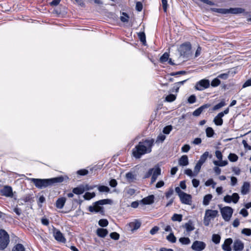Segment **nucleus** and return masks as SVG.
Instances as JSON below:
<instances>
[{
    "label": "nucleus",
    "instance_id": "603ef678",
    "mask_svg": "<svg viewBox=\"0 0 251 251\" xmlns=\"http://www.w3.org/2000/svg\"><path fill=\"white\" fill-rule=\"evenodd\" d=\"M214 11L224 14L228 13V9L226 8H216Z\"/></svg>",
    "mask_w": 251,
    "mask_h": 251
},
{
    "label": "nucleus",
    "instance_id": "774afa93",
    "mask_svg": "<svg viewBox=\"0 0 251 251\" xmlns=\"http://www.w3.org/2000/svg\"><path fill=\"white\" fill-rule=\"evenodd\" d=\"M159 228L157 226L153 227L150 230V233L151 235H154L159 230Z\"/></svg>",
    "mask_w": 251,
    "mask_h": 251
},
{
    "label": "nucleus",
    "instance_id": "c9c22d12",
    "mask_svg": "<svg viewBox=\"0 0 251 251\" xmlns=\"http://www.w3.org/2000/svg\"><path fill=\"white\" fill-rule=\"evenodd\" d=\"M173 221L181 222L182 220V215L181 214H174L171 218Z\"/></svg>",
    "mask_w": 251,
    "mask_h": 251
},
{
    "label": "nucleus",
    "instance_id": "c756f323",
    "mask_svg": "<svg viewBox=\"0 0 251 251\" xmlns=\"http://www.w3.org/2000/svg\"><path fill=\"white\" fill-rule=\"evenodd\" d=\"M220 161L215 160L213 161L214 165L217 166L223 167L226 166L228 164L227 160H219Z\"/></svg>",
    "mask_w": 251,
    "mask_h": 251
},
{
    "label": "nucleus",
    "instance_id": "6e6d98bb",
    "mask_svg": "<svg viewBox=\"0 0 251 251\" xmlns=\"http://www.w3.org/2000/svg\"><path fill=\"white\" fill-rule=\"evenodd\" d=\"M161 3L164 12H166L168 6L167 0H161Z\"/></svg>",
    "mask_w": 251,
    "mask_h": 251
},
{
    "label": "nucleus",
    "instance_id": "0eeeda50",
    "mask_svg": "<svg viewBox=\"0 0 251 251\" xmlns=\"http://www.w3.org/2000/svg\"><path fill=\"white\" fill-rule=\"evenodd\" d=\"M220 210L224 220L226 221H229L233 214V209L229 206H225L221 208Z\"/></svg>",
    "mask_w": 251,
    "mask_h": 251
},
{
    "label": "nucleus",
    "instance_id": "2f4dec72",
    "mask_svg": "<svg viewBox=\"0 0 251 251\" xmlns=\"http://www.w3.org/2000/svg\"><path fill=\"white\" fill-rule=\"evenodd\" d=\"M167 240L172 243H174L176 242V239L174 233L171 232L166 237Z\"/></svg>",
    "mask_w": 251,
    "mask_h": 251
},
{
    "label": "nucleus",
    "instance_id": "72a5a7b5",
    "mask_svg": "<svg viewBox=\"0 0 251 251\" xmlns=\"http://www.w3.org/2000/svg\"><path fill=\"white\" fill-rule=\"evenodd\" d=\"M96 196V194L94 192L90 193L86 192L83 196V198L86 200H90V199L94 198Z\"/></svg>",
    "mask_w": 251,
    "mask_h": 251
},
{
    "label": "nucleus",
    "instance_id": "6e6552de",
    "mask_svg": "<svg viewBox=\"0 0 251 251\" xmlns=\"http://www.w3.org/2000/svg\"><path fill=\"white\" fill-rule=\"evenodd\" d=\"M210 86V81L206 79H201L197 82L195 86V89L199 91H202L208 88Z\"/></svg>",
    "mask_w": 251,
    "mask_h": 251
},
{
    "label": "nucleus",
    "instance_id": "1a4fd4ad",
    "mask_svg": "<svg viewBox=\"0 0 251 251\" xmlns=\"http://www.w3.org/2000/svg\"><path fill=\"white\" fill-rule=\"evenodd\" d=\"M206 244L200 241H195L191 246L193 250L195 251H202L206 248Z\"/></svg>",
    "mask_w": 251,
    "mask_h": 251
},
{
    "label": "nucleus",
    "instance_id": "cd10ccee",
    "mask_svg": "<svg viewBox=\"0 0 251 251\" xmlns=\"http://www.w3.org/2000/svg\"><path fill=\"white\" fill-rule=\"evenodd\" d=\"M152 169V175L158 176L161 175V170L158 165H155Z\"/></svg>",
    "mask_w": 251,
    "mask_h": 251
},
{
    "label": "nucleus",
    "instance_id": "052dcab7",
    "mask_svg": "<svg viewBox=\"0 0 251 251\" xmlns=\"http://www.w3.org/2000/svg\"><path fill=\"white\" fill-rule=\"evenodd\" d=\"M242 233L247 236H250L251 235V229L250 228H245L242 229Z\"/></svg>",
    "mask_w": 251,
    "mask_h": 251
},
{
    "label": "nucleus",
    "instance_id": "6ab92c4d",
    "mask_svg": "<svg viewBox=\"0 0 251 251\" xmlns=\"http://www.w3.org/2000/svg\"><path fill=\"white\" fill-rule=\"evenodd\" d=\"M178 164L181 166H186L188 165V158L186 155H182L178 160Z\"/></svg>",
    "mask_w": 251,
    "mask_h": 251
},
{
    "label": "nucleus",
    "instance_id": "f3484780",
    "mask_svg": "<svg viewBox=\"0 0 251 251\" xmlns=\"http://www.w3.org/2000/svg\"><path fill=\"white\" fill-rule=\"evenodd\" d=\"M66 201V198L65 197L59 198L56 201L55 205L58 209H62L64 207Z\"/></svg>",
    "mask_w": 251,
    "mask_h": 251
},
{
    "label": "nucleus",
    "instance_id": "ddd939ff",
    "mask_svg": "<svg viewBox=\"0 0 251 251\" xmlns=\"http://www.w3.org/2000/svg\"><path fill=\"white\" fill-rule=\"evenodd\" d=\"M233 242L232 239L230 238L226 239L222 246V249L225 251H231L230 247Z\"/></svg>",
    "mask_w": 251,
    "mask_h": 251
},
{
    "label": "nucleus",
    "instance_id": "3c124183",
    "mask_svg": "<svg viewBox=\"0 0 251 251\" xmlns=\"http://www.w3.org/2000/svg\"><path fill=\"white\" fill-rule=\"evenodd\" d=\"M32 200V195L27 194L22 198V200L25 202H31Z\"/></svg>",
    "mask_w": 251,
    "mask_h": 251
},
{
    "label": "nucleus",
    "instance_id": "c85d7f7f",
    "mask_svg": "<svg viewBox=\"0 0 251 251\" xmlns=\"http://www.w3.org/2000/svg\"><path fill=\"white\" fill-rule=\"evenodd\" d=\"M169 59V54L167 52H165L160 57L159 61L161 63H164L167 62Z\"/></svg>",
    "mask_w": 251,
    "mask_h": 251
},
{
    "label": "nucleus",
    "instance_id": "a878e982",
    "mask_svg": "<svg viewBox=\"0 0 251 251\" xmlns=\"http://www.w3.org/2000/svg\"><path fill=\"white\" fill-rule=\"evenodd\" d=\"M209 156V152L208 151H205L204 152L200 157V158L199 160L198 161L199 162L201 163L203 165V164L205 162L206 160L207 157Z\"/></svg>",
    "mask_w": 251,
    "mask_h": 251
},
{
    "label": "nucleus",
    "instance_id": "20e7f679",
    "mask_svg": "<svg viewBox=\"0 0 251 251\" xmlns=\"http://www.w3.org/2000/svg\"><path fill=\"white\" fill-rule=\"evenodd\" d=\"M191 45L189 42H185L181 44L178 48L180 55L187 58L191 54Z\"/></svg>",
    "mask_w": 251,
    "mask_h": 251
},
{
    "label": "nucleus",
    "instance_id": "4d7b16f0",
    "mask_svg": "<svg viewBox=\"0 0 251 251\" xmlns=\"http://www.w3.org/2000/svg\"><path fill=\"white\" fill-rule=\"evenodd\" d=\"M184 173L190 177L195 176H197L195 175L194 172L193 173L192 171L190 169H186L185 170Z\"/></svg>",
    "mask_w": 251,
    "mask_h": 251
},
{
    "label": "nucleus",
    "instance_id": "09e8293b",
    "mask_svg": "<svg viewBox=\"0 0 251 251\" xmlns=\"http://www.w3.org/2000/svg\"><path fill=\"white\" fill-rule=\"evenodd\" d=\"M173 129V127L171 125L166 126L163 129V132L164 134H168L170 133Z\"/></svg>",
    "mask_w": 251,
    "mask_h": 251
},
{
    "label": "nucleus",
    "instance_id": "a19ab883",
    "mask_svg": "<svg viewBox=\"0 0 251 251\" xmlns=\"http://www.w3.org/2000/svg\"><path fill=\"white\" fill-rule=\"evenodd\" d=\"M226 103L224 100H222L219 103L216 104L213 107V110H217L221 107L224 106L226 105Z\"/></svg>",
    "mask_w": 251,
    "mask_h": 251
},
{
    "label": "nucleus",
    "instance_id": "f8f14e48",
    "mask_svg": "<svg viewBox=\"0 0 251 251\" xmlns=\"http://www.w3.org/2000/svg\"><path fill=\"white\" fill-rule=\"evenodd\" d=\"M244 248V243L240 239H236L233 242V249L234 251H242Z\"/></svg>",
    "mask_w": 251,
    "mask_h": 251
},
{
    "label": "nucleus",
    "instance_id": "b1692460",
    "mask_svg": "<svg viewBox=\"0 0 251 251\" xmlns=\"http://www.w3.org/2000/svg\"><path fill=\"white\" fill-rule=\"evenodd\" d=\"M183 226L186 229L187 232H190L195 229L193 222L191 220H189L187 223H185Z\"/></svg>",
    "mask_w": 251,
    "mask_h": 251
},
{
    "label": "nucleus",
    "instance_id": "7ed1b4c3",
    "mask_svg": "<svg viewBox=\"0 0 251 251\" xmlns=\"http://www.w3.org/2000/svg\"><path fill=\"white\" fill-rule=\"evenodd\" d=\"M113 201L111 199H103L93 203V205L89 206L88 210L90 212L100 213L102 215H104V209L101 205L104 204H112Z\"/></svg>",
    "mask_w": 251,
    "mask_h": 251
},
{
    "label": "nucleus",
    "instance_id": "9d476101",
    "mask_svg": "<svg viewBox=\"0 0 251 251\" xmlns=\"http://www.w3.org/2000/svg\"><path fill=\"white\" fill-rule=\"evenodd\" d=\"M180 201L182 203L188 205H191L192 204V197L191 195L188 194L186 193H184L180 197Z\"/></svg>",
    "mask_w": 251,
    "mask_h": 251
},
{
    "label": "nucleus",
    "instance_id": "c03bdc74",
    "mask_svg": "<svg viewBox=\"0 0 251 251\" xmlns=\"http://www.w3.org/2000/svg\"><path fill=\"white\" fill-rule=\"evenodd\" d=\"M202 165V164H201V163H200L198 161L197 163L196 164V165L194 168V173L195 174V175L197 176V175L198 174V173H199V172L201 169Z\"/></svg>",
    "mask_w": 251,
    "mask_h": 251
},
{
    "label": "nucleus",
    "instance_id": "864d4df0",
    "mask_svg": "<svg viewBox=\"0 0 251 251\" xmlns=\"http://www.w3.org/2000/svg\"><path fill=\"white\" fill-rule=\"evenodd\" d=\"M110 237L114 240H117L120 238V235L119 233L116 232H113L110 234Z\"/></svg>",
    "mask_w": 251,
    "mask_h": 251
},
{
    "label": "nucleus",
    "instance_id": "37998d69",
    "mask_svg": "<svg viewBox=\"0 0 251 251\" xmlns=\"http://www.w3.org/2000/svg\"><path fill=\"white\" fill-rule=\"evenodd\" d=\"M221 83V81L219 78L217 77L212 80L211 83V85L212 87H215L219 86Z\"/></svg>",
    "mask_w": 251,
    "mask_h": 251
},
{
    "label": "nucleus",
    "instance_id": "5701e85b",
    "mask_svg": "<svg viewBox=\"0 0 251 251\" xmlns=\"http://www.w3.org/2000/svg\"><path fill=\"white\" fill-rule=\"evenodd\" d=\"M96 232L98 236L101 238H104L108 233L106 229L102 228H98Z\"/></svg>",
    "mask_w": 251,
    "mask_h": 251
},
{
    "label": "nucleus",
    "instance_id": "58836bf2",
    "mask_svg": "<svg viewBox=\"0 0 251 251\" xmlns=\"http://www.w3.org/2000/svg\"><path fill=\"white\" fill-rule=\"evenodd\" d=\"M99 191L100 192H110V189L109 187L104 185H100L98 187Z\"/></svg>",
    "mask_w": 251,
    "mask_h": 251
},
{
    "label": "nucleus",
    "instance_id": "393cba45",
    "mask_svg": "<svg viewBox=\"0 0 251 251\" xmlns=\"http://www.w3.org/2000/svg\"><path fill=\"white\" fill-rule=\"evenodd\" d=\"M129 225L132 227V231H134L139 228L141 224L140 222L136 221L135 222L130 223Z\"/></svg>",
    "mask_w": 251,
    "mask_h": 251
},
{
    "label": "nucleus",
    "instance_id": "4c0bfd02",
    "mask_svg": "<svg viewBox=\"0 0 251 251\" xmlns=\"http://www.w3.org/2000/svg\"><path fill=\"white\" fill-rule=\"evenodd\" d=\"M138 37L140 41L143 43V45H145L146 42V35L144 32H139L138 34Z\"/></svg>",
    "mask_w": 251,
    "mask_h": 251
},
{
    "label": "nucleus",
    "instance_id": "13d9d810",
    "mask_svg": "<svg viewBox=\"0 0 251 251\" xmlns=\"http://www.w3.org/2000/svg\"><path fill=\"white\" fill-rule=\"evenodd\" d=\"M205 184L207 186H209L213 184L212 187L214 188L216 183L213 181V179L210 178L205 182Z\"/></svg>",
    "mask_w": 251,
    "mask_h": 251
},
{
    "label": "nucleus",
    "instance_id": "dca6fc26",
    "mask_svg": "<svg viewBox=\"0 0 251 251\" xmlns=\"http://www.w3.org/2000/svg\"><path fill=\"white\" fill-rule=\"evenodd\" d=\"M54 238L56 240L61 243H65L66 239L64 237L63 234L58 230L54 232Z\"/></svg>",
    "mask_w": 251,
    "mask_h": 251
},
{
    "label": "nucleus",
    "instance_id": "f704fd0d",
    "mask_svg": "<svg viewBox=\"0 0 251 251\" xmlns=\"http://www.w3.org/2000/svg\"><path fill=\"white\" fill-rule=\"evenodd\" d=\"M179 242L182 245H188L191 241L188 237H181L179 239Z\"/></svg>",
    "mask_w": 251,
    "mask_h": 251
},
{
    "label": "nucleus",
    "instance_id": "de8ad7c7",
    "mask_svg": "<svg viewBox=\"0 0 251 251\" xmlns=\"http://www.w3.org/2000/svg\"><path fill=\"white\" fill-rule=\"evenodd\" d=\"M176 99V96L174 94H169L168 95L166 98V101L168 102H172L174 101Z\"/></svg>",
    "mask_w": 251,
    "mask_h": 251
},
{
    "label": "nucleus",
    "instance_id": "680f3d73",
    "mask_svg": "<svg viewBox=\"0 0 251 251\" xmlns=\"http://www.w3.org/2000/svg\"><path fill=\"white\" fill-rule=\"evenodd\" d=\"M196 101V97L194 95H191L188 99V102L191 104L195 103Z\"/></svg>",
    "mask_w": 251,
    "mask_h": 251
},
{
    "label": "nucleus",
    "instance_id": "7c9ffc66",
    "mask_svg": "<svg viewBox=\"0 0 251 251\" xmlns=\"http://www.w3.org/2000/svg\"><path fill=\"white\" fill-rule=\"evenodd\" d=\"M221 240V236L220 235L217 234H213L212 236V241L215 244H218L220 243Z\"/></svg>",
    "mask_w": 251,
    "mask_h": 251
},
{
    "label": "nucleus",
    "instance_id": "bb28decb",
    "mask_svg": "<svg viewBox=\"0 0 251 251\" xmlns=\"http://www.w3.org/2000/svg\"><path fill=\"white\" fill-rule=\"evenodd\" d=\"M212 198V195L211 194H207L205 195L203 198V204L204 205H208Z\"/></svg>",
    "mask_w": 251,
    "mask_h": 251
},
{
    "label": "nucleus",
    "instance_id": "423d86ee",
    "mask_svg": "<svg viewBox=\"0 0 251 251\" xmlns=\"http://www.w3.org/2000/svg\"><path fill=\"white\" fill-rule=\"evenodd\" d=\"M0 250H4L9 244V236L7 232L4 229H0Z\"/></svg>",
    "mask_w": 251,
    "mask_h": 251
},
{
    "label": "nucleus",
    "instance_id": "49530a36",
    "mask_svg": "<svg viewBox=\"0 0 251 251\" xmlns=\"http://www.w3.org/2000/svg\"><path fill=\"white\" fill-rule=\"evenodd\" d=\"M123 16H121L120 20L123 23L127 22L129 19V16L128 14L125 12H123Z\"/></svg>",
    "mask_w": 251,
    "mask_h": 251
},
{
    "label": "nucleus",
    "instance_id": "a18cd8bd",
    "mask_svg": "<svg viewBox=\"0 0 251 251\" xmlns=\"http://www.w3.org/2000/svg\"><path fill=\"white\" fill-rule=\"evenodd\" d=\"M99 225L101 227H105L108 225V221L105 219H100L99 221Z\"/></svg>",
    "mask_w": 251,
    "mask_h": 251
},
{
    "label": "nucleus",
    "instance_id": "4468645a",
    "mask_svg": "<svg viewBox=\"0 0 251 251\" xmlns=\"http://www.w3.org/2000/svg\"><path fill=\"white\" fill-rule=\"evenodd\" d=\"M210 106V104L208 103L204 104L201 105L193 112V115L197 117L200 116L203 110L208 108Z\"/></svg>",
    "mask_w": 251,
    "mask_h": 251
},
{
    "label": "nucleus",
    "instance_id": "e2e57ef3",
    "mask_svg": "<svg viewBox=\"0 0 251 251\" xmlns=\"http://www.w3.org/2000/svg\"><path fill=\"white\" fill-rule=\"evenodd\" d=\"M174 193V190L172 188H170L169 190L165 193V197L166 199H169Z\"/></svg>",
    "mask_w": 251,
    "mask_h": 251
},
{
    "label": "nucleus",
    "instance_id": "69168bd1",
    "mask_svg": "<svg viewBox=\"0 0 251 251\" xmlns=\"http://www.w3.org/2000/svg\"><path fill=\"white\" fill-rule=\"evenodd\" d=\"M136 10L138 11H141L143 9V4L142 3L138 1L136 3V7H135Z\"/></svg>",
    "mask_w": 251,
    "mask_h": 251
},
{
    "label": "nucleus",
    "instance_id": "2eb2a0df",
    "mask_svg": "<svg viewBox=\"0 0 251 251\" xmlns=\"http://www.w3.org/2000/svg\"><path fill=\"white\" fill-rule=\"evenodd\" d=\"M154 195H151L143 199L140 202L143 204H151L154 202Z\"/></svg>",
    "mask_w": 251,
    "mask_h": 251
},
{
    "label": "nucleus",
    "instance_id": "5fc2aeb1",
    "mask_svg": "<svg viewBox=\"0 0 251 251\" xmlns=\"http://www.w3.org/2000/svg\"><path fill=\"white\" fill-rule=\"evenodd\" d=\"M166 138L165 135L163 134L159 135L156 140V143L163 142Z\"/></svg>",
    "mask_w": 251,
    "mask_h": 251
},
{
    "label": "nucleus",
    "instance_id": "f257e3e1",
    "mask_svg": "<svg viewBox=\"0 0 251 251\" xmlns=\"http://www.w3.org/2000/svg\"><path fill=\"white\" fill-rule=\"evenodd\" d=\"M154 142L153 139H146L140 141L132 149V156L136 159H139L143 155L150 153L152 151Z\"/></svg>",
    "mask_w": 251,
    "mask_h": 251
},
{
    "label": "nucleus",
    "instance_id": "0e129e2a",
    "mask_svg": "<svg viewBox=\"0 0 251 251\" xmlns=\"http://www.w3.org/2000/svg\"><path fill=\"white\" fill-rule=\"evenodd\" d=\"M88 173V171L86 169H81L77 172V174L80 176H85Z\"/></svg>",
    "mask_w": 251,
    "mask_h": 251
},
{
    "label": "nucleus",
    "instance_id": "79ce46f5",
    "mask_svg": "<svg viewBox=\"0 0 251 251\" xmlns=\"http://www.w3.org/2000/svg\"><path fill=\"white\" fill-rule=\"evenodd\" d=\"M228 158L231 162H235L238 160V157L236 154L230 153L228 155Z\"/></svg>",
    "mask_w": 251,
    "mask_h": 251
},
{
    "label": "nucleus",
    "instance_id": "4be33fe9",
    "mask_svg": "<svg viewBox=\"0 0 251 251\" xmlns=\"http://www.w3.org/2000/svg\"><path fill=\"white\" fill-rule=\"evenodd\" d=\"M228 13L237 14L243 13L244 12L245 10L243 8L240 7H236V8H230L228 9Z\"/></svg>",
    "mask_w": 251,
    "mask_h": 251
},
{
    "label": "nucleus",
    "instance_id": "e433bc0d",
    "mask_svg": "<svg viewBox=\"0 0 251 251\" xmlns=\"http://www.w3.org/2000/svg\"><path fill=\"white\" fill-rule=\"evenodd\" d=\"M205 132L207 137H212L214 134V131L211 127H208L206 129Z\"/></svg>",
    "mask_w": 251,
    "mask_h": 251
},
{
    "label": "nucleus",
    "instance_id": "a211bd4d",
    "mask_svg": "<svg viewBox=\"0 0 251 251\" xmlns=\"http://www.w3.org/2000/svg\"><path fill=\"white\" fill-rule=\"evenodd\" d=\"M223 114L222 113H219L214 119L213 122L216 126H221L223 124V120L222 117Z\"/></svg>",
    "mask_w": 251,
    "mask_h": 251
},
{
    "label": "nucleus",
    "instance_id": "8fccbe9b",
    "mask_svg": "<svg viewBox=\"0 0 251 251\" xmlns=\"http://www.w3.org/2000/svg\"><path fill=\"white\" fill-rule=\"evenodd\" d=\"M231 196L232 202L234 203H237L240 198L239 195L236 193H234Z\"/></svg>",
    "mask_w": 251,
    "mask_h": 251
},
{
    "label": "nucleus",
    "instance_id": "aec40b11",
    "mask_svg": "<svg viewBox=\"0 0 251 251\" xmlns=\"http://www.w3.org/2000/svg\"><path fill=\"white\" fill-rule=\"evenodd\" d=\"M72 192L76 195H81L84 192V187L83 184H81L77 187L73 188Z\"/></svg>",
    "mask_w": 251,
    "mask_h": 251
},
{
    "label": "nucleus",
    "instance_id": "39448f33",
    "mask_svg": "<svg viewBox=\"0 0 251 251\" xmlns=\"http://www.w3.org/2000/svg\"><path fill=\"white\" fill-rule=\"evenodd\" d=\"M218 214V212L216 210L207 209L205 212L203 218V224L205 226H208L210 225L211 219H214Z\"/></svg>",
    "mask_w": 251,
    "mask_h": 251
},
{
    "label": "nucleus",
    "instance_id": "473e14b6",
    "mask_svg": "<svg viewBox=\"0 0 251 251\" xmlns=\"http://www.w3.org/2000/svg\"><path fill=\"white\" fill-rule=\"evenodd\" d=\"M126 177L129 182H132L133 180L135 179V176L132 172H128L126 173Z\"/></svg>",
    "mask_w": 251,
    "mask_h": 251
},
{
    "label": "nucleus",
    "instance_id": "ea45409f",
    "mask_svg": "<svg viewBox=\"0 0 251 251\" xmlns=\"http://www.w3.org/2000/svg\"><path fill=\"white\" fill-rule=\"evenodd\" d=\"M12 251H25V248L21 244H17Z\"/></svg>",
    "mask_w": 251,
    "mask_h": 251
},
{
    "label": "nucleus",
    "instance_id": "338daca9",
    "mask_svg": "<svg viewBox=\"0 0 251 251\" xmlns=\"http://www.w3.org/2000/svg\"><path fill=\"white\" fill-rule=\"evenodd\" d=\"M232 196L230 195H227L224 198V201L226 203H230L231 201H232Z\"/></svg>",
    "mask_w": 251,
    "mask_h": 251
},
{
    "label": "nucleus",
    "instance_id": "9b49d317",
    "mask_svg": "<svg viewBox=\"0 0 251 251\" xmlns=\"http://www.w3.org/2000/svg\"><path fill=\"white\" fill-rule=\"evenodd\" d=\"M1 195L6 197H12L13 192L12 188L11 186L6 185L0 191Z\"/></svg>",
    "mask_w": 251,
    "mask_h": 251
},
{
    "label": "nucleus",
    "instance_id": "412c9836",
    "mask_svg": "<svg viewBox=\"0 0 251 251\" xmlns=\"http://www.w3.org/2000/svg\"><path fill=\"white\" fill-rule=\"evenodd\" d=\"M250 184L248 182H245L241 187V193L242 195H246L249 192Z\"/></svg>",
    "mask_w": 251,
    "mask_h": 251
},
{
    "label": "nucleus",
    "instance_id": "f03ea898",
    "mask_svg": "<svg viewBox=\"0 0 251 251\" xmlns=\"http://www.w3.org/2000/svg\"><path fill=\"white\" fill-rule=\"evenodd\" d=\"M68 177L67 176L64 177L61 176L50 178H27V179L33 182L36 188L39 189H43L48 187H51L55 184L61 183L65 179H68Z\"/></svg>",
    "mask_w": 251,
    "mask_h": 251
},
{
    "label": "nucleus",
    "instance_id": "bf43d9fd",
    "mask_svg": "<svg viewBox=\"0 0 251 251\" xmlns=\"http://www.w3.org/2000/svg\"><path fill=\"white\" fill-rule=\"evenodd\" d=\"M153 169H150L145 174L143 178L146 179L149 178L151 175H152Z\"/></svg>",
    "mask_w": 251,
    "mask_h": 251
}]
</instances>
